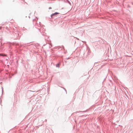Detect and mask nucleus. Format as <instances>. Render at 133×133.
<instances>
[{"label":"nucleus","instance_id":"1","mask_svg":"<svg viewBox=\"0 0 133 133\" xmlns=\"http://www.w3.org/2000/svg\"><path fill=\"white\" fill-rule=\"evenodd\" d=\"M58 14V13H57V12H56V13H54L53 14H52L51 15V17H52V16H53V15H56L57 14Z\"/></svg>","mask_w":133,"mask_h":133},{"label":"nucleus","instance_id":"2","mask_svg":"<svg viewBox=\"0 0 133 133\" xmlns=\"http://www.w3.org/2000/svg\"><path fill=\"white\" fill-rule=\"evenodd\" d=\"M60 64L59 63L58 64L56 65V66L57 67H59V66Z\"/></svg>","mask_w":133,"mask_h":133},{"label":"nucleus","instance_id":"3","mask_svg":"<svg viewBox=\"0 0 133 133\" xmlns=\"http://www.w3.org/2000/svg\"><path fill=\"white\" fill-rule=\"evenodd\" d=\"M51 9V7H49V9Z\"/></svg>","mask_w":133,"mask_h":133},{"label":"nucleus","instance_id":"4","mask_svg":"<svg viewBox=\"0 0 133 133\" xmlns=\"http://www.w3.org/2000/svg\"><path fill=\"white\" fill-rule=\"evenodd\" d=\"M1 28H2V27H0V29H1Z\"/></svg>","mask_w":133,"mask_h":133}]
</instances>
